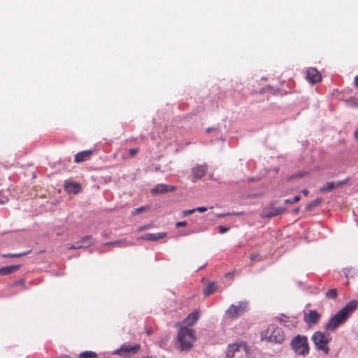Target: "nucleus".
Instances as JSON below:
<instances>
[{
    "mask_svg": "<svg viewBox=\"0 0 358 358\" xmlns=\"http://www.w3.org/2000/svg\"><path fill=\"white\" fill-rule=\"evenodd\" d=\"M358 302L355 300L348 303L334 316H333L326 324L325 329L328 331H334L340 325L345 322L348 317L355 310Z\"/></svg>",
    "mask_w": 358,
    "mask_h": 358,
    "instance_id": "f257e3e1",
    "label": "nucleus"
},
{
    "mask_svg": "<svg viewBox=\"0 0 358 358\" xmlns=\"http://www.w3.org/2000/svg\"><path fill=\"white\" fill-rule=\"evenodd\" d=\"M196 332L189 327L182 326L178 333L177 340L175 346L178 350L189 351L196 341Z\"/></svg>",
    "mask_w": 358,
    "mask_h": 358,
    "instance_id": "f03ea898",
    "label": "nucleus"
},
{
    "mask_svg": "<svg viewBox=\"0 0 358 358\" xmlns=\"http://www.w3.org/2000/svg\"><path fill=\"white\" fill-rule=\"evenodd\" d=\"M261 337L262 341L276 343H282L285 338L283 331L273 324L268 325L266 330L262 331Z\"/></svg>",
    "mask_w": 358,
    "mask_h": 358,
    "instance_id": "7ed1b4c3",
    "label": "nucleus"
},
{
    "mask_svg": "<svg viewBox=\"0 0 358 358\" xmlns=\"http://www.w3.org/2000/svg\"><path fill=\"white\" fill-rule=\"evenodd\" d=\"M331 340V338L329 334L321 331L315 332L312 336V341L316 348L318 350H322L326 355L329 352L328 344Z\"/></svg>",
    "mask_w": 358,
    "mask_h": 358,
    "instance_id": "20e7f679",
    "label": "nucleus"
},
{
    "mask_svg": "<svg viewBox=\"0 0 358 358\" xmlns=\"http://www.w3.org/2000/svg\"><path fill=\"white\" fill-rule=\"evenodd\" d=\"M291 345L296 355L305 356L309 352L308 338L305 336L297 335L294 336Z\"/></svg>",
    "mask_w": 358,
    "mask_h": 358,
    "instance_id": "39448f33",
    "label": "nucleus"
},
{
    "mask_svg": "<svg viewBox=\"0 0 358 358\" xmlns=\"http://www.w3.org/2000/svg\"><path fill=\"white\" fill-rule=\"evenodd\" d=\"M248 303L244 301H239L237 304H231L225 312L228 318L235 319L243 315L248 311Z\"/></svg>",
    "mask_w": 358,
    "mask_h": 358,
    "instance_id": "423d86ee",
    "label": "nucleus"
},
{
    "mask_svg": "<svg viewBox=\"0 0 358 358\" xmlns=\"http://www.w3.org/2000/svg\"><path fill=\"white\" fill-rule=\"evenodd\" d=\"M141 349L139 344L131 345L129 343H124L121 347L117 349L114 354L119 355L122 358H130L136 355Z\"/></svg>",
    "mask_w": 358,
    "mask_h": 358,
    "instance_id": "0eeeda50",
    "label": "nucleus"
},
{
    "mask_svg": "<svg viewBox=\"0 0 358 358\" xmlns=\"http://www.w3.org/2000/svg\"><path fill=\"white\" fill-rule=\"evenodd\" d=\"M208 171V165L203 164L201 165H196L192 169V173L193 176L192 181L194 182L196 180L201 179L204 176Z\"/></svg>",
    "mask_w": 358,
    "mask_h": 358,
    "instance_id": "6e6552de",
    "label": "nucleus"
},
{
    "mask_svg": "<svg viewBox=\"0 0 358 358\" xmlns=\"http://www.w3.org/2000/svg\"><path fill=\"white\" fill-rule=\"evenodd\" d=\"M306 79L311 84H315L322 80V76L315 68L310 67L306 72Z\"/></svg>",
    "mask_w": 358,
    "mask_h": 358,
    "instance_id": "1a4fd4ad",
    "label": "nucleus"
},
{
    "mask_svg": "<svg viewBox=\"0 0 358 358\" xmlns=\"http://www.w3.org/2000/svg\"><path fill=\"white\" fill-rule=\"evenodd\" d=\"M320 319V315L316 310H308L303 316L304 322L308 325L316 324Z\"/></svg>",
    "mask_w": 358,
    "mask_h": 358,
    "instance_id": "9d476101",
    "label": "nucleus"
},
{
    "mask_svg": "<svg viewBox=\"0 0 358 358\" xmlns=\"http://www.w3.org/2000/svg\"><path fill=\"white\" fill-rule=\"evenodd\" d=\"M199 318V312L198 310H194L183 320V324L185 327H192L197 322Z\"/></svg>",
    "mask_w": 358,
    "mask_h": 358,
    "instance_id": "9b49d317",
    "label": "nucleus"
},
{
    "mask_svg": "<svg viewBox=\"0 0 358 358\" xmlns=\"http://www.w3.org/2000/svg\"><path fill=\"white\" fill-rule=\"evenodd\" d=\"M93 154L92 150H87L80 152H78L75 155L74 162L76 163H80L85 162L90 158L92 155Z\"/></svg>",
    "mask_w": 358,
    "mask_h": 358,
    "instance_id": "f8f14e48",
    "label": "nucleus"
},
{
    "mask_svg": "<svg viewBox=\"0 0 358 358\" xmlns=\"http://www.w3.org/2000/svg\"><path fill=\"white\" fill-rule=\"evenodd\" d=\"M284 210L282 208H274L271 210L265 209L262 214L263 217H273L283 213Z\"/></svg>",
    "mask_w": 358,
    "mask_h": 358,
    "instance_id": "ddd939ff",
    "label": "nucleus"
},
{
    "mask_svg": "<svg viewBox=\"0 0 358 358\" xmlns=\"http://www.w3.org/2000/svg\"><path fill=\"white\" fill-rule=\"evenodd\" d=\"M20 265H12L0 268V275H7L18 271Z\"/></svg>",
    "mask_w": 358,
    "mask_h": 358,
    "instance_id": "4468645a",
    "label": "nucleus"
},
{
    "mask_svg": "<svg viewBox=\"0 0 358 358\" xmlns=\"http://www.w3.org/2000/svg\"><path fill=\"white\" fill-rule=\"evenodd\" d=\"M64 187L66 192L73 194H78L81 189L80 185L75 182L66 183Z\"/></svg>",
    "mask_w": 358,
    "mask_h": 358,
    "instance_id": "2eb2a0df",
    "label": "nucleus"
},
{
    "mask_svg": "<svg viewBox=\"0 0 358 358\" xmlns=\"http://www.w3.org/2000/svg\"><path fill=\"white\" fill-rule=\"evenodd\" d=\"M344 182H339L336 185L334 182H327L322 187L320 188L322 192H331L336 187L340 186L344 184Z\"/></svg>",
    "mask_w": 358,
    "mask_h": 358,
    "instance_id": "dca6fc26",
    "label": "nucleus"
},
{
    "mask_svg": "<svg viewBox=\"0 0 358 358\" xmlns=\"http://www.w3.org/2000/svg\"><path fill=\"white\" fill-rule=\"evenodd\" d=\"M176 187L172 185L165 184H158V193H166L168 192H173Z\"/></svg>",
    "mask_w": 358,
    "mask_h": 358,
    "instance_id": "f3484780",
    "label": "nucleus"
},
{
    "mask_svg": "<svg viewBox=\"0 0 358 358\" xmlns=\"http://www.w3.org/2000/svg\"><path fill=\"white\" fill-rule=\"evenodd\" d=\"M78 242L79 245H82V248H87L93 243L92 238L91 236H86L82 238V239Z\"/></svg>",
    "mask_w": 358,
    "mask_h": 358,
    "instance_id": "a211bd4d",
    "label": "nucleus"
},
{
    "mask_svg": "<svg viewBox=\"0 0 358 358\" xmlns=\"http://www.w3.org/2000/svg\"><path fill=\"white\" fill-rule=\"evenodd\" d=\"M240 346V345H237L236 343L229 345L227 352V356L229 357H233L235 352L238 351Z\"/></svg>",
    "mask_w": 358,
    "mask_h": 358,
    "instance_id": "6ab92c4d",
    "label": "nucleus"
},
{
    "mask_svg": "<svg viewBox=\"0 0 358 358\" xmlns=\"http://www.w3.org/2000/svg\"><path fill=\"white\" fill-rule=\"evenodd\" d=\"M217 286L215 282L209 283L204 289V294L209 296L216 290Z\"/></svg>",
    "mask_w": 358,
    "mask_h": 358,
    "instance_id": "aec40b11",
    "label": "nucleus"
},
{
    "mask_svg": "<svg viewBox=\"0 0 358 358\" xmlns=\"http://www.w3.org/2000/svg\"><path fill=\"white\" fill-rule=\"evenodd\" d=\"M322 199L317 198L312 202L308 203L306 207V210H312L315 207L317 206L322 202Z\"/></svg>",
    "mask_w": 358,
    "mask_h": 358,
    "instance_id": "412c9836",
    "label": "nucleus"
},
{
    "mask_svg": "<svg viewBox=\"0 0 358 358\" xmlns=\"http://www.w3.org/2000/svg\"><path fill=\"white\" fill-rule=\"evenodd\" d=\"M97 354L92 351H85L79 355V358H96Z\"/></svg>",
    "mask_w": 358,
    "mask_h": 358,
    "instance_id": "4be33fe9",
    "label": "nucleus"
},
{
    "mask_svg": "<svg viewBox=\"0 0 358 358\" xmlns=\"http://www.w3.org/2000/svg\"><path fill=\"white\" fill-rule=\"evenodd\" d=\"M337 296V289L336 288L330 289L325 293V296L329 299H335Z\"/></svg>",
    "mask_w": 358,
    "mask_h": 358,
    "instance_id": "5701e85b",
    "label": "nucleus"
},
{
    "mask_svg": "<svg viewBox=\"0 0 358 358\" xmlns=\"http://www.w3.org/2000/svg\"><path fill=\"white\" fill-rule=\"evenodd\" d=\"M148 208H149L148 206H141V207L135 208L132 211V215H138V214L143 213L147 211L148 210Z\"/></svg>",
    "mask_w": 358,
    "mask_h": 358,
    "instance_id": "b1692460",
    "label": "nucleus"
},
{
    "mask_svg": "<svg viewBox=\"0 0 358 358\" xmlns=\"http://www.w3.org/2000/svg\"><path fill=\"white\" fill-rule=\"evenodd\" d=\"M138 239H144L148 241H155L157 240V235L155 234H146L143 236L138 238Z\"/></svg>",
    "mask_w": 358,
    "mask_h": 358,
    "instance_id": "393cba45",
    "label": "nucleus"
},
{
    "mask_svg": "<svg viewBox=\"0 0 358 358\" xmlns=\"http://www.w3.org/2000/svg\"><path fill=\"white\" fill-rule=\"evenodd\" d=\"M250 259L252 262H261L262 260V257L259 252H255L250 255Z\"/></svg>",
    "mask_w": 358,
    "mask_h": 358,
    "instance_id": "a878e982",
    "label": "nucleus"
},
{
    "mask_svg": "<svg viewBox=\"0 0 358 358\" xmlns=\"http://www.w3.org/2000/svg\"><path fill=\"white\" fill-rule=\"evenodd\" d=\"M26 254H27L26 252H24V253H7V254H3L2 257H5V258H7V257H21V256L24 255Z\"/></svg>",
    "mask_w": 358,
    "mask_h": 358,
    "instance_id": "bb28decb",
    "label": "nucleus"
},
{
    "mask_svg": "<svg viewBox=\"0 0 358 358\" xmlns=\"http://www.w3.org/2000/svg\"><path fill=\"white\" fill-rule=\"evenodd\" d=\"M301 199V196L299 195L295 196L292 199H285L284 200V203H294L299 201Z\"/></svg>",
    "mask_w": 358,
    "mask_h": 358,
    "instance_id": "cd10ccee",
    "label": "nucleus"
},
{
    "mask_svg": "<svg viewBox=\"0 0 358 358\" xmlns=\"http://www.w3.org/2000/svg\"><path fill=\"white\" fill-rule=\"evenodd\" d=\"M66 248L69 250H75L82 248V245H79V242L77 241L73 244H67Z\"/></svg>",
    "mask_w": 358,
    "mask_h": 358,
    "instance_id": "c85d7f7f",
    "label": "nucleus"
},
{
    "mask_svg": "<svg viewBox=\"0 0 358 358\" xmlns=\"http://www.w3.org/2000/svg\"><path fill=\"white\" fill-rule=\"evenodd\" d=\"M103 245H117V246H122V245H125L122 241H114V242H109V243H106L103 244Z\"/></svg>",
    "mask_w": 358,
    "mask_h": 358,
    "instance_id": "c756f323",
    "label": "nucleus"
},
{
    "mask_svg": "<svg viewBox=\"0 0 358 358\" xmlns=\"http://www.w3.org/2000/svg\"><path fill=\"white\" fill-rule=\"evenodd\" d=\"M348 104L352 107H358V101L354 99H350L347 101Z\"/></svg>",
    "mask_w": 358,
    "mask_h": 358,
    "instance_id": "7c9ffc66",
    "label": "nucleus"
},
{
    "mask_svg": "<svg viewBox=\"0 0 358 358\" xmlns=\"http://www.w3.org/2000/svg\"><path fill=\"white\" fill-rule=\"evenodd\" d=\"M194 212H196V210L195 208H193V209H190V210H185L182 212V214L184 216H187V215H191L192 213H194Z\"/></svg>",
    "mask_w": 358,
    "mask_h": 358,
    "instance_id": "2f4dec72",
    "label": "nucleus"
},
{
    "mask_svg": "<svg viewBox=\"0 0 358 358\" xmlns=\"http://www.w3.org/2000/svg\"><path fill=\"white\" fill-rule=\"evenodd\" d=\"M138 152L137 148H132L129 150V153L131 157H134Z\"/></svg>",
    "mask_w": 358,
    "mask_h": 358,
    "instance_id": "473e14b6",
    "label": "nucleus"
},
{
    "mask_svg": "<svg viewBox=\"0 0 358 358\" xmlns=\"http://www.w3.org/2000/svg\"><path fill=\"white\" fill-rule=\"evenodd\" d=\"M229 230V227H226L224 226H220L219 227V231L220 234H224Z\"/></svg>",
    "mask_w": 358,
    "mask_h": 358,
    "instance_id": "72a5a7b5",
    "label": "nucleus"
},
{
    "mask_svg": "<svg viewBox=\"0 0 358 358\" xmlns=\"http://www.w3.org/2000/svg\"><path fill=\"white\" fill-rule=\"evenodd\" d=\"M195 210H196V211H198L199 213H203L207 210V208L201 206V207L196 208Z\"/></svg>",
    "mask_w": 358,
    "mask_h": 358,
    "instance_id": "f704fd0d",
    "label": "nucleus"
},
{
    "mask_svg": "<svg viewBox=\"0 0 358 358\" xmlns=\"http://www.w3.org/2000/svg\"><path fill=\"white\" fill-rule=\"evenodd\" d=\"M306 173L305 172H301L294 176H292V178H302L304 176H306Z\"/></svg>",
    "mask_w": 358,
    "mask_h": 358,
    "instance_id": "c9c22d12",
    "label": "nucleus"
},
{
    "mask_svg": "<svg viewBox=\"0 0 358 358\" xmlns=\"http://www.w3.org/2000/svg\"><path fill=\"white\" fill-rule=\"evenodd\" d=\"M187 225V222L182 221V222H178L176 223L177 227H185Z\"/></svg>",
    "mask_w": 358,
    "mask_h": 358,
    "instance_id": "e433bc0d",
    "label": "nucleus"
},
{
    "mask_svg": "<svg viewBox=\"0 0 358 358\" xmlns=\"http://www.w3.org/2000/svg\"><path fill=\"white\" fill-rule=\"evenodd\" d=\"M24 280H20L19 281H15L13 284V286H16V285H24Z\"/></svg>",
    "mask_w": 358,
    "mask_h": 358,
    "instance_id": "4c0bfd02",
    "label": "nucleus"
},
{
    "mask_svg": "<svg viewBox=\"0 0 358 358\" xmlns=\"http://www.w3.org/2000/svg\"><path fill=\"white\" fill-rule=\"evenodd\" d=\"M354 137L358 141V128L354 132Z\"/></svg>",
    "mask_w": 358,
    "mask_h": 358,
    "instance_id": "58836bf2",
    "label": "nucleus"
},
{
    "mask_svg": "<svg viewBox=\"0 0 358 358\" xmlns=\"http://www.w3.org/2000/svg\"><path fill=\"white\" fill-rule=\"evenodd\" d=\"M301 192L303 193V194L304 196H307V195L308 194V192H308V189H303V190H302V192Z\"/></svg>",
    "mask_w": 358,
    "mask_h": 358,
    "instance_id": "ea45409f",
    "label": "nucleus"
},
{
    "mask_svg": "<svg viewBox=\"0 0 358 358\" xmlns=\"http://www.w3.org/2000/svg\"><path fill=\"white\" fill-rule=\"evenodd\" d=\"M355 85L357 87H358V76L355 78Z\"/></svg>",
    "mask_w": 358,
    "mask_h": 358,
    "instance_id": "a19ab883",
    "label": "nucleus"
},
{
    "mask_svg": "<svg viewBox=\"0 0 358 358\" xmlns=\"http://www.w3.org/2000/svg\"><path fill=\"white\" fill-rule=\"evenodd\" d=\"M164 236V234L158 233V239L162 238Z\"/></svg>",
    "mask_w": 358,
    "mask_h": 358,
    "instance_id": "79ce46f5",
    "label": "nucleus"
},
{
    "mask_svg": "<svg viewBox=\"0 0 358 358\" xmlns=\"http://www.w3.org/2000/svg\"><path fill=\"white\" fill-rule=\"evenodd\" d=\"M152 193H155V194H157V189H156V188H153V189H152Z\"/></svg>",
    "mask_w": 358,
    "mask_h": 358,
    "instance_id": "37998d69",
    "label": "nucleus"
},
{
    "mask_svg": "<svg viewBox=\"0 0 358 358\" xmlns=\"http://www.w3.org/2000/svg\"><path fill=\"white\" fill-rule=\"evenodd\" d=\"M211 131H212V129H211V128H208V129H207L206 132H207V133H209V132H210Z\"/></svg>",
    "mask_w": 358,
    "mask_h": 358,
    "instance_id": "c03bdc74",
    "label": "nucleus"
},
{
    "mask_svg": "<svg viewBox=\"0 0 358 358\" xmlns=\"http://www.w3.org/2000/svg\"><path fill=\"white\" fill-rule=\"evenodd\" d=\"M5 203V201L4 200H1L0 199V204H3Z\"/></svg>",
    "mask_w": 358,
    "mask_h": 358,
    "instance_id": "a18cd8bd",
    "label": "nucleus"
},
{
    "mask_svg": "<svg viewBox=\"0 0 358 358\" xmlns=\"http://www.w3.org/2000/svg\"><path fill=\"white\" fill-rule=\"evenodd\" d=\"M294 212H295V213H298V212H299V209H296V210H294Z\"/></svg>",
    "mask_w": 358,
    "mask_h": 358,
    "instance_id": "49530a36",
    "label": "nucleus"
},
{
    "mask_svg": "<svg viewBox=\"0 0 358 358\" xmlns=\"http://www.w3.org/2000/svg\"><path fill=\"white\" fill-rule=\"evenodd\" d=\"M226 276H230V273H227Z\"/></svg>",
    "mask_w": 358,
    "mask_h": 358,
    "instance_id": "de8ad7c7",
    "label": "nucleus"
},
{
    "mask_svg": "<svg viewBox=\"0 0 358 358\" xmlns=\"http://www.w3.org/2000/svg\"><path fill=\"white\" fill-rule=\"evenodd\" d=\"M147 358H152V357H147Z\"/></svg>",
    "mask_w": 358,
    "mask_h": 358,
    "instance_id": "09e8293b",
    "label": "nucleus"
}]
</instances>
